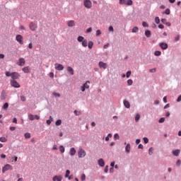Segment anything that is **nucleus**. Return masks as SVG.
<instances>
[{"label":"nucleus","mask_w":181,"mask_h":181,"mask_svg":"<svg viewBox=\"0 0 181 181\" xmlns=\"http://www.w3.org/2000/svg\"><path fill=\"white\" fill-rule=\"evenodd\" d=\"M67 26H69V28H73V26H76V22H74L73 20H71L68 21Z\"/></svg>","instance_id":"obj_15"},{"label":"nucleus","mask_w":181,"mask_h":181,"mask_svg":"<svg viewBox=\"0 0 181 181\" xmlns=\"http://www.w3.org/2000/svg\"><path fill=\"white\" fill-rule=\"evenodd\" d=\"M153 152V148H150L148 151L149 155H152Z\"/></svg>","instance_id":"obj_45"},{"label":"nucleus","mask_w":181,"mask_h":181,"mask_svg":"<svg viewBox=\"0 0 181 181\" xmlns=\"http://www.w3.org/2000/svg\"><path fill=\"white\" fill-rule=\"evenodd\" d=\"M98 66L100 69H104V70L107 69V63H104L103 62H100Z\"/></svg>","instance_id":"obj_12"},{"label":"nucleus","mask_w":181,"mask_h":181,"mask_svg":"<svg viewBox=\"0 0 181 181\" xmlns=\"http://www.w3.org/2000/svg\"><path fill=\"white\" fill-rule=\"evenodd\" d=\"M98 163L99 166H100L101 168H104V165H105V162L104 161V159H103V158H100L98 161Z\"/></svg>","instance_id":"obj_14"},{"label":"nucleus","mask_w":181,"mask_h":181,"mask_svg":"<svg viewBox=\"0 0 181 181\" xmlns=\"http://www.w3.org/2000/svg\"><path fill=\"white\" fill-rule=\"evenodd\" d=\"M9 169L12 170V165H11L10 164L5 165L2 168V173H5L6 170H9Z\"/></svg>","instance_id":"obj_4"},{"label":"nucleus","mask_w":181,"mask_h":181,"mask_svg":"<svg viewBox=\"0 0 181 181\" xmlns=\"http://www.w3.org/2000/svg\"><path fill=\"white\" fill-rule=\"evenodd\" d=\"M139 118H141V115H136V117H135L136 122H138V121H139Z\"/></svg>","instance_id":"obj_41"},{"label":"nucleus","mask_w":181,"mask_h":181,"mask_svg":"<svg viewBox=\"0 0 181 181\" xmlns=\"http://www.w3.org/2000/svg\"><path fill=\"white\" fill-rule=\"evenodd\" d=\"M81 180H86V175L85 174H83L81 175Z\"/></svg>","instance_id":"obj_58"},{"label":"nucleus","mask_w":181,"mask_h":181,"mask_svg":"<svg viewBox=\"0 0 181 181\" xmlns=\"http://www.w3.org/2000/svg\"><path fill=\"white\" fill-rule=\"evenodd\" d=\"M133 83H134V81H132V79L127 80L128 86H132Z\"/></svg>","instance_id":"obj_36"},{"label":"nucleus","mask_w":181,"mask_h":181,"mask_svg":"<svg viewBox=\"0 0 181 181\" xmlns=\"http://www.w3.org/2000/svg\"><path fill=\"white\" fill-rule=\"evenodd\" d=\"M25 59L20 58L18 59V62L17 63V64L18 66H25Z\"/></svg>","instance_id":"obj_9"},{"label":"nucleus","mask_w":181,"mask_h":181,"mask_svg":"<svg viewBox=\"0 0 181 181\" xmlns=\"http://www.w3.org/2000/svg\"><path fill=\"white\" fill-rule=\"evenodd\" d=\"M21 77V75L18 72H12L11 73V80H18Z\"/></svg>","instance_id":"obj_6"},{"label":"nucleus","mask_w":181,"mask_h":181,"mask_svg":"<svg viewBox=\"0 0 181 181\" xmlns=\"http://www.w3.org/2000/svg\"><path fill=\"white\" fill-rule=\"evenodd\" d=\"M24 137L25 138V139H29V138H30V133H25L24 134Z\"/></svg>","instance_id":"obj_33"},{"label":"nucleus","mask_w":181,"mask_h":181,"mask_svg":"<svg viewBox=\"0 0 181 181\" xmlns=\"http://www.w3.org/2000/svg\"><path fill=\"white\" fill-rule=\"evenodd\" d=\"M59 151H60L61 153H64V151H65L64 147L63 146H60Z\"/></svg>","instance_id":"obj_34"},{"label":"nucleus","mask_w":181,"mask_h":181,"mask_svg":"<svg viewBox=\"0 0 181 181\" xmlns=\"http://www.w3.org/2000/svg\"><path fill=\"white\" fill-rule=\"evenodd\" d=\"M23 73L28 74L29 73V66H25L23 68Z\"/></svg>","instance_id":"obj_25"},{"label":"nucleus","mask_w":181,"mask_h":181,"mask_svg":"<svg viewBox=\"0 0 181 181\" xmlns=\"http://www.w3.org/2000/svg\"><path fill=\"white\" fill-rule=\"evenodd\" d=\"M28 48H29V49H33V45L32 44V42H30V43L28 45Z\"/></svg>","instance_id":"obj_56"},{"label":"nucleus","mask_w":181,"mask_h":181,"mask_svg":"<svg viewBox=\"0 0 181 181\" xmlns=\"http://www.w3.org/2000/svg\"><path fill=\"white\" fill-rule=\"evenodd\" d=\"M69 153H70L71 156H74L76 155V148H71Z\"/></svg>","instance_id":"obj_19"},{"label":"nucleus","mask_w":181,"mask_h":181,"mask_svg":"<svg viewBox=\"0 0 181 181\" xmlns=\"http://www.w3.org/2000/svg\"><path fill=\"white\" fill-rule=\"evenodd\" d=\"M150 73H155L156 71V68H153L149 70Z\"/></svg>","instance_id":"obj_49"},{"label":"nucleus","mask_w":181,"mask_h":181,"mask_svg":"<svg viewBox=\"0 0 181 181\" xmlns=\"http://www.w3.org/2000/svg\"><path fill=\"white\" fill-rule=\"evenodd\" d=\"M77 40H78V42H83L84 40V37L78 36V38H77Z\"/></svg>","instance_id":"obj_30"},{"label":"nucleus","mask_w":181,"mask_h":181,"mask_svg":"<svg viewBox=\"0 0 181 181\" xmlns=\"http://www.w3.org/2000/svg\"><path fill=\"white\" fill-rule=\"evenodd\" d=\"M47 125H50L52 124V120L47 119Z\"/></svg>","instance_id":"obj_63"},{"label":"nucleus","mask_w":181,"mask_h":181,"mask_svg":"<svg viewBox=\"0 0 181 181\" xmlns=\"http://www.w3.org/2000/svg\"><path fill=\"white\" fill-rule=\"evenodd\" d=\"M8 140L5 137H0V142H6Z\"/></svg>","instance_id":"obj_38"},{"label":"nucleus","mask_w":181,"mask_h":181,"mask_svg":"<svg viewBox=\"0 0 181 181\" xmlns=\"http://www.w3.org/2000/svg\"><path fill=\"white\" fill-rule=\"evenodd\" d=\"M16 40L20 43V45H23V37L21 35H18L16 37Z\"/></svg>","instance_id":"obj_7"},{"label":"nucleus","mask_w":181,"mask_h":181,"mask_svg":"<svg viewBox=\"0 0 181 181\" xmlns=\"http://www.w3.org/2000/svg\"><path fill=\"white\" fill-rule=\"evenodd\" d=\"M55 125H57V127H59V125H62V119L57 120L56 122H55Z\"/></svg>","instance_id":"obj_31"},{"label":"nucleus","mask_w":181,"mask_h":181,"mask_svg":"<svg viewBox=\"0 0 181 181\" xmlns=\"http://www.w3.org/2000/svg\"><path fill=\"white\" fill-rule=\"evenodd\" d=\"M100 35H101V30H98L96 31V36H100Z\"/></svg>","instance_id":"obj_48"},{"label":"nucleus","mask_w":181,"mask_h":181,"mask_svg":"<svg viewBox=\"0 0 181 181\" xmlns=\"http://www.w3.org/2000/svg\"><path fill=\"white\" fill-rule=\"evenodd\" d=\"M65 177H69V180L71 179V176H70V171L69 170H66Z\"/></svg>","instance_id":"obj_22"},{"label":"nucleus","mask_w":181,"mask_h":181,"mask_svg":"<svg viewBox=\"0 0 181 181\" xmlns=\"http://www.w3.org/2000/svg\"><path fill=\"white\" fill-rule=\"evenodd\" d=\"M158 28H159V29H163V28H165V26L162 24H159Z\"/></svg>","instance_id":"obj_60"},{"label":"nucleus","mask_w":181,"mask_h":181,"mask_svg":"<svg viewBox=\"0 0 181 181\" xmlns=\"http://www.w3.org/2000/svg\"><path fill=\"white\" fill-rule=\"evenodd\" d=\"M28 118H29L30 121H33L35 119V115L30 114V115H28Z\"/></svg>","instance_id":"obj_28"},{"label":"nucleus","mask_w":181,"mask_h":181,"mask_svg":"<svg viewBox=\"0 0 181 181\" xmlns=\"http://www.w3.org/2000/svg\"><path fill=\"white\" fill-rule=\"evenodd\" d=\"M179 39H180V35H177V37H175V41L177 42V40H179Z\"/></svg>","instance_id":"obj_55"},{"label":"nucleus","mask_w":181,"mask_h":181,"mask_svg":"<svg viewBox=\"0 0 181 181\" xmlns=\"http://www.w3.org/2000/svg\"><path fill=\"white\" fill-rule=\"evenodd\" d=\"M163 122H165V117H161V118L159 119V123H160V124H162Z\"/></svg>","instance_id":"obj_44"},{"label":"nucleus","mask_w":181,"mask_h":181,"mask_svg":"<svg viewBox=\"0 0 181 181\" xmlns=\"http://www.w3.org/2000/svg\"><path fill=\"white\" fill-rule=\"evenodd\" d=\"M159 46H160V47H161V49H162L163 50H166V49H168V44H167V43H165V42H161V43H160V44H159Z\"/></svg>","instance_id":"obj_11"},{"label":"nucleus","mask_w":181,"mask_h":181,"mask_svg":"<svg viewBox=\"0 0 181 181\" xmlns=\"http://www.w3.org/2000/svg\"><path fill=\"white\" fill-rule=\"evenodd\" d=\"M16 129V127H10V131H15Z\"/></svg>","instance_id":"obj_62"},{"label":"nucleus","mask_w":181,"mask_h":181,"mask_svg":"<svg viewBox=\"0 0 181 181\" xmlns=\"http://www.w3.org/2000/svg\"><path fill=\"white\" fill-rule=\"evenodd\" d=\"M109 31L110 32H114V28L112 26L109 27Z\"/></svg>","instance_id":"obj_54"},{"label":"nucleus","mask_w":181,"mask_h":181,"mask_svg":"<svg viewBox=\"0 0 181 181\" xmlns=\"http://www.w3.org/2000/svg\"><path fill=\"white\" fill-rule=\"evenodd\" d=\"M94 45V43L93 42V41H90L88 43V49H93V46Z\"/></svg>","instance_id":"obj_24"},{"label":"nucleus","mask_w":181,"mask_h":181,"mask_svg":"<svg viewBox=\"0 0 181 181\" xmlns=\"http://www.w3.org/2000/svg\"><path fill=\"white\" fill-rule=\"evenodd\" d=\"M114 139H119V135H118V134H115L114 135Z\"/></svg>","instance_id":"obj_46"},{"label":"nucleus","mask_w":181,"mask_h":181,"mask_svg":"<svg viewBox=\"0 0 181 181\" xmlns=\"http://www.w3.org/2000/svg\"><path fill=\"white\" fill-rule=\"evenodd\" d=\"M145 35L146 37H151V30H146Z\"/></svg>","instance_id":"obj_23"},{"label":"nucleus","mask_w":181,"mask_h":181,"mask_svg":"<svg viewBox=\"0 0 181 181\" xmlns=\"http://www.w3.org/2000/svg\"><path fill=\"white\" fill-rule=\"evenodd\" d=\"M125 151L127 153H129L131 152V144H127L125 147Z\"/></svg>","instance_id":"obj_16"},{"label":"nucleus","mask_w":181,"mask_h":181,"mask_svg":"<svg viewBox=\"0 0 181 181\" xmlns=\"http://www.w3.org/2000/svg\"><path fill=\"white\" fill-rule=\"evenodd\" d=\"M83 5L85 8H87V9H91V7L93 6V3L90 0H83Z\"/></svg>","instance_id":"obj_3"},{"label":"nucleus","mask_w":181,"mask_h":181,"mask_svg":"<svg viewBox=\"0 0 181 181\" xmlns=\"http://www.w3.org/2000/svg\"><path fill=\"white\" fill-rule=\"evenodd\" d=\"M53 95H54V97H60V93H53Z\"/></svg>","instance_id":"obj_64"},{"label":"nucleus","mask_w":181,"mask_h":181,"mask_svg":"<svg viewBox=\"0 0 181 181\" xmlns=\"http://www.w3.org/2000/svg\"><path fill=\"white\" fill-rule=\"evenodd\" d=\"M165 15H170V10L169 8L165 9Z\"/></svg>","instance_id":"obj_42"},{"label":"nucleus","mask_w":181,"mask_h":181,"mask_svg":"<svg viewBox=\"0 0 181 181\" xmlns=\"http://www.w3.org/2000/svg\"><path fill=\"white\" fill-rule=\"evenodd\" d=\"M8 107H9V104L8 103H6L3 105V110H8Z\"/></svg>","instance_id":"obj_29"},{"label":"nucleus","mask_w":181,"mask_h":181,"mask_svg":"<svg viewBox=\"0 0 181 181\" xmlns=\"http://www.w3.org/2000/svg\"><path fill=\"white\" fill-rule=\"evenodd\" d=\"M1 100H6V92H5V90L1 91Z\"/></svg>","instance_id":"obj_18"},{"label":"nucleus","mask_w":181,"mask_h":181,"mask_svg":"<svg viewBox=\"0 0 181 181\" xmlns=\"http://www.w3.org/2000/svg\"><path fill=\"white\" fill-rule=\"evenodd\" d=\"M10 83L11 84L12 87H15L16 88H19V87H21V85H19V83H18L16 80H11Z\"/></svg>","instance_id":"obj_5"},{"label":"nucleus","mask_w":181,"mask_h":181,"mask_svg":"<svg viewBox=\"0 0 181 181\" xmlns=\"http://www.w3.org/2000/svg\"><path fill=\"white\" fill-rule=\"evenodd\" d=\"M21 101H26V97L25 96H21Z\"/></svg>","instance_id":"obj_50"},{"label":"nucleus","mask_w":181,"mask_h":181,"mask_svg":"<svg viewBox=\"0 0 181 181\" xmlns=\"http://www.w3.org/2000/svg\"><path fill=\"white\" fill-rule=\"evenodd\" d=\"M143 140L144 144H148V142H149V140L146 137H144Z\"/></svg>","instance_id":"obj_43"},{"label":"nucleus","mask_w":181,"mask_h":181,"mask_svg":"<svg viewBox=\"0 0 181 181\" xmlns=\"http://www.w3.org/2000/svg\"><path fill=\"white\" fill-rule=\"evenodd\" d=\"M87 153L82 148H80L78 151V158H85Z\"/></svg>","instance_id":"obj_2"},{"label":"nucleus","mask_w":181,"mask_h":181,"mask_svg":"<svg viewBox=\"0 0 181 181\" xmlns=\"http://www.w3.org/2000/svg\"><path fill=\"white\" fill-rule=\"evenodd\" d=\"M179 153H180V150H175L173 151V155H174V156H179Z\"/></svg>","instance_id":"obj_21"},{"label":"nucleus","mask_w":181,"mask_h":181,"mask_svg":"<svg viewBox=\"0 0 181 181\" xmlns=\"http://www.w3.org/2000/svg\"><path fill=\"white\" fill-rule=\"evenodd\" d=\"M120 5H126L127 6H131L132 5V0H119Z\"/></svg>","instance_id":"obj_1"},{"label":"nucleus","mask_w":181,"mask_h":181,"mask_svg":"<svg viewBox=\"0 0 181 181\" xmlns=\"http://www.w3.org/2000/svg\"><path fill=\"white\" fill-rule=\"evenodd\" d=\"M131 74H132L131 71H127V74H126V77L127 78H129V77L131 76Z\"/></svg>","instance_id":"obj_40"},{"label":"nucleus","mask_w":181,"mask_h":181,"mask_svg":"<svg viewBox=\"0 0 181 181\" xmlns=\"http://www.w3.org/2000/svg\"><path fill=\"white\" fill-rule=\"evenodd\" d=\"M88 84H90V81H86V83H85L83 84V86L86 88H90V86H88Z\"/></svg>","instance_id":"obj_32"},{"label":"nucleus","mask_w":181,"mask_h":181,"mask_svg":"<svg viewBox=\"0 0 181 181\" xmlns=\"http://www.w3.org/2000/svg\"><path fill=\"white\" fill-rule=\"evenodd\" d=\"M124 105L126 108H129L131 107L129 102H128L127 100L124 101Z\"/></svg>","instance_id":"obj_20"},{"label":"nucleus","mask_w":181,"mask_h":181,"mask_svg":"<svg viewBox=\"0 0 181 181\" xmlns=\"http://www.w3.org/2000/svg\"><path fill=\"white\" fill-rule=\"evenodd\" d=\"M49 77H50L51 78H53V77H54V74L53 72H50V73H49Z\"/></svg>","instance_id":"obj_52"},{"label":"nucleus","mask_w":181,"mask_h":181,"mask_svg":"<svg viewBox=\"0 0 181 181\" xmlns=\"http://www.w3.org/2000/svg\"><path fill=\"white\" fill-rule=\"evenodd\" d=\"M139 30L138 27H134L132 30V33H137V32Z\"/></svg>","instance_id":"obj_26"},{"label":"nucleus","mask_w":181,"mask_h":181,"mask_svg":"<svg viewBox=\"0 0 181 181\" xmlns=\"http://www.w3.org/2000/svg\"><path fill=\"white\" fill-rule=\"evenodd\" d=\"M5 74L6 76V77H12V73H11L9 71H6Z\"/></svg>","instance_id":"obj_37"},{"label":"nucleus","mask_w":181,"mask_h":181,"mask_svg":"<svg viewBox=\"0 0 181 181\" xmlns=\"http://www.w3.org/2000/svg\"><path fill=\"white\" fill-rule=\"evenodd\" d=\"M13 122L14 124H18V119H16V117H14V118L13 119Z\"/></svg>","instance_id":"obj_53"},{"label":"nucleus","mask_w":181,"mask_h":181,"mask_svg":"<svg viewBox=\"0 0 181 181\" xmlns=\"http://www.w3.org/2000/svg\"><path fill=\"white\" fill-rule=\"evenodd\" d=\"M176 165H177V166H180V165H181V161H180V160H178L177 161Z\"/></svg>","instance_id":"obj_57"},{"label":"nucleus","mask_w":181,"mask_h":181,"mask_svg":"<svg viewBox=\"0 0 181 181\" xmlns=\"http://www.w3.org/2000/svg\"><path fill=\"white\" fill-rule=\"evenodd\" d=\"M155 22L157 25H159V23H160V19H159V17H156Z\"/></svg>","instance_id":"obj_35"},{"label":"nucleus","mask_w":181,"mask_h":181,"mask_svg":"<svg viewBox=\"0 0 181 181\" xmlns=\"http://www.w3.org/2000/svg\"><path fill=\"white\" fill-rule=\"evenodd\" d=\"M53 181H62L63 180V177L62 175H55L52 178Z\"/></svg>","instance_id":"obj_10"},{"label":"nucleus","mask_w":181,"mask_h":181,"mask_svg":"<svg viewBox=\"0 0 181 181\" xmlns=\"http://www.w3.org/2000/svg\"><path fill=\"white\" fill-rule=\"evenodd\" d=\"M181 101V95L177 98V103H180Z\"/></svg>","instance_id":"obj_61"},{"label":"nucleus","mask_w":181,"mask_h":181,"mask_svg":"<svg viewBox=\"0 0 181 181\" xmlns=\"http://www.w3.org/2000/svg\"><path fill=\"white\" fill-rule=\"evenodd\" d=\"M30 30H36L37 29V25L35 23H30L29 25Z\"/></svg>","instance_id":"obj_8"},{"label":"nucleus","mask_w":181,"mask_h":181,"mask_svg":"<svg viewBox=\"0 0 181 181\" xmlns=\"http://www.w3.org/2000/svg\"><path fill=\"white\" fill-rule=\"evenodd\" d=\"M155 56H160L162 54V52L160 51H156L154 52Z\"/></svg>","instance_id":"obj_39"},{"label":"nucleus","mask_w":181,"mask_h":181,"mask_svg":"<svg viewBox=\"0 0 181 181\" xmlns=\"http://www.w3.org/2000/svg\"><path fill=\"white\" fill-rule=\"evenodd\" d=\"M93 30V28H89L86 30V33H90V32H91Z\"/></svg>","instance_id":"obj_51"},{"label":"nucleus","mask_w":181,"mask_h":181,"mask_svg":"<svg viewBox=\"0 0 181 181\" xmlns=\"http://www.w3.org/2000/svg\"><path fill=\"white\" fill-rule=\"evenodd\" d=\"M67 71L71 74V76H73L74 74V69L71 68V66H68L67 67Z\"/></svg>","instance_id":"obj_17"},{"label":"nucleus","mask_w":181,"mask_h":181,"mask_svg":"<svg viewBox=\"0 0 181 181\" xmlns=\"http://www.w3.org/2000/svg\"><path fill=\"white\" fill-rule=\"evenodd\" d=\"M108 173V165H106L105 168V173Z\"/></svg>","instance_id":"obj_59"},{"label":"nucleus","mask_w":181,"mask_h":181,"mask_svg":"<svg viewBox=\"0 0 181 181\" xmlns=\"http://www.w3.org/2000/svg\"><path fill=\"white\" fill-rule=\"evenodd\" d=\"M55 69L56 70L62 71L64 70V66H63V65H62L61 64H56Z\"/></svg>","instance_id":"obj_13"},{"label":"nucleus","mask_w":181,"mask_h":181,"mask_svg":"<svg viewBox=\"0 0 181 181\" xmlns=\"http://www.w3.org/2000/svg\"><path fill=\"white\" fill-rule=\"evenodd\" d=\"M142 25H143L144 28H148V23L145 21L143 22Z\"/></svg>","instance_id":"obj_47"},{"label":"nucleus","mask_w":181,"mask_h":181,"mask_svg":"<svg viewBox=\"0 0 181 181\" xmlns=\"http://www.w3.org/2000/svg\"><path fill=\"white\" fill-rule=\"evenodd\" d=\"M87 45H88V42H87V40H84L83 42H82V46L83 47H87Z\"/></svg>","instance_id":"obj_27"}]
</instances>
